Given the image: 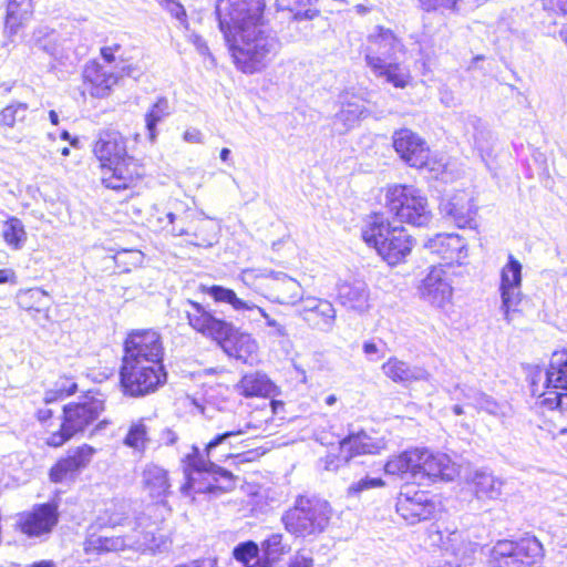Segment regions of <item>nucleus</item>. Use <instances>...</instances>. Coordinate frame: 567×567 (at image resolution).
Segmentation results:
<instances>
[{
    "mask_svg": "<svg viewBox=\"0 0 567 567\" xmlns=\"http://www.w3.org/2000/svg\"><path fill=\"white\" fill-rule=\"evenodd\" d=\"M264 0H218L215 13L238 70L254 74L276 56L280 41L264 19Z\"/></svg>",
    "mask_w": 567,
    "mask_h": 567,
    "instance_id": "nucleus-1",
    "label": "nucleus"
},
{
    "mask_svg": "<svg viewBox=\"0 0 567 567\" xmlns=\"http://www.w3.org/2000/svg\"><path fill=\"white\" fill-rule=\"evenodd\" d=\"M93 153L101 163L102 183L107 188H130L144 175L138 162L127 154L126 138L116 130L100 131Z\"/></svg>",
    "mask_w": 567,
    "mask_h": 567,
    "instance_id": "nucleus-2",
    "label": "nucleus"
},
{
    "mask_svg": "<svg viewBox=\"0 0 567 567\" xmlns=\"http://www.w3.org/2000/svg\"><path fill=\"white\" fill-rule=\"evenodd\" d=\"M184 311L188 324L195 331L223 342V348L229 357L243 363H251V355L256 353L258 346L250 334L238 333L231 323L215 317L199 302L186 300Z\"/></svg>",
    "mask_w": 567,
    "mask_h": 567,
    "instance_id": "nucleus-3",
    "label": "nucleus"
},
{
    "mask_svg": "<svg viewBox=\"0 0 567 567\" xmlns=\"http://www.w3.org/2000/svg\"><path fill=\"white\" fill-rule=\"evenodd\" d=\"M403 52L402 41L390 29L375 27L367 40L364 59L377 78L395 87L403 89L410 82L408 68L392 60Z\"/></svg>",
    "mask_w": 567,
    "mask_h": 567,
    "instance_id": "nucleus-4",
    "label": "nucleus"
},
{
    "mask_svg": "<svg viewBox=\"0 0 567 567\" xmlns=\"http://www.w3.org/2000/svg\"><path fill=\"white\" fill-rule=\"evenodd\" d=\"M331 517L332 507L328 501L317 495H299L282 514L281 523L295 538L312 542L326 532Z\"/></svg>",
    "mask_w": 567,
    "mask_h": 567,
    "instance_id": "nucleus-5",
    "label": "nucleus"
},
{
    "mask_svg": "<svg viewBox=\"0 0 567 567\" xmlns=\"http://www.w3.org/2000/svg\"><path fill=\"white\" fill-rule=\"evenodd\" d=\"M361 235L390 266L403 261L413 247V238L405 228L391 224L383 214L369 216Z\"/></svg>",
    "mask_w": 567,
    "mask_h": 567,
    "instance_id": "nucleus-6",
    "label": "nucleus"
},
{
    "mask_svg": "<svg viewBox=\"0 0 567 567\" xmlns=\"http://www.w3.org/2000/svg\"><path fill=\"white\" fill-rule=\"evenodd\" d=\"M184 473L186 482L181 486V493L184 496L190 495V492L221 493L229 492L235 488L236 477L234 474L214 461H206L199 449L192 446V453L184 458Z\"/></svg>",
    "mask_w": 567,
    "mask_h": 567,
    "instance_id": "nucleus-7",
    "label": "nucleus"
},
{
    "mask_svg": "<svg viewBox=\"0 0 567 567\" xmlns=\"http://www.w3.org/2000/svg\"><path fill=\"white\" fill-rule=\"evenodd\" d=\"M530 391L542 406L557 410L567 420V351L553 353L548 368L533 377Z\"/></svg>",
    "mask_w": 567,
    "mask_h": 567,
    "instance_id": "nucleus-8",
    "label": "nucleus"
},
{
    "mask_svg": "<svg viewBox=\"0 0 567 567\" xmlns=\"http://www.w3.org/2000/svg\"><path fill=\"white\" fill-rule=\"evenodd\" d=\"M385 206L400 223L423 227L432 219L426 196L413 185L389 186L385 192Z\"/></svg>",
    "mask_w": 567,
    "mask_h": 567,
    "instance_id": "nucleus-9",
    "label": "nucleus"
},
{
    "mask_svg": "<svg viewBox=\"0 0 567 567\" xmlns=\"http://www.w3.org/2000/svg\"><path fill=\"white\" fill-rule=\"evenodd\" d=\"M104 401L93 395H85L78 402L63 406V419L58 431L52 432L45 444L60 447L75 434L84 432L104 411Z\"/></svg>",
    "mask_w": 567,
    "mask_h": 567,
    "instance_id": "nucleus-10",
    "label": "nucleus"
},
{
    "mask_svg": "<svg viewBox=\"0 0 567 567\" xmlns=\"http://www.w3.org/2000/svg\"><path fill=\"white\" fill-rule=\"evenodd\" d=\"M544 557L540 542L534 537L519 540L502 539L489 550V567H535Z\"/></svg>",
    "mask_w": 567,
    "mask_h": 567,
    "instance_id": "nucleus-11",
    "label": "nucleus"
},
{
    "mask_svg": "<svg viewBox=\"0 0 567 567\" xmlns=\"http://www.w3.org/2000/svg\"><path fill=\"white\" fill-rule=\"evenodd\" d=\"M167 381L164 365L122 360L120 384L125 395L141 398L155 392Z\"/></svg>",
    "mask_w": 567,
    "mask_h": 567,
    "instance_id": "nucleus-12",
    "label": "nucleus"
},
{
    "mask_svg": "<svg viewBox=\"0 0 567 567\" xmlns=\"http://www.w3.org/2000/svg\"><path fill=\"white\" fill-rule=\"evenodd\" d=\"M240 278L246 286L255 290H260L264 286L261 281H267L266 287L269 290L267 297L280 305H293L302 296L300 284L284 272L266 274L258 269H244Z\"/></svg>",
    "mask_w": 567,
    "mask_h": 567,
    "instance_id": "nucleus-13",
    "label": "nucleus"
},
{
    "mask_svg": "<svg viewBox=\"0 0 567 567\" xmlns=\"http://www.w3.org/2000/svg\"><path fill=\"white\" fill-rule=\"evenodd\" d=\"M164 348L158 332L138 330L128 334L124 343L125 361L163 365Z\"/></svg>",
    "mask_w": 567,
    "mask_h": 567,
    "instance_id": "nucleus-14",
    "label": "nucleus"
},
{
    "mask_svg": "<svg viewBox=\"0 0 567 567\" xmlns=\"http://www.w3.org/2000/svg\"><path fill=\"white\" fill-rule=\"evenodd\" d=\"M58 522V505L49 502L34 505L31 511L18 514L16 528L28 537H41L50 534Z\"/></svg>",
    "mask_w": 567,
    "mask_h": 567,
    "instance_id": "nucleus-15",
    "label": "nucleus"
},
{
    "mask_svg": "<svg viewBox=\"0 0 567 567\" xmlns=\"http://www.w3.org/2000/svg\"><path fill=\"white\" fill-rule=\"evenodd\" d=\"M203 290L210 296L216 302H225L233 307L238 312H248V318L257 320V316L266 320V324L274 329V334L277 337L286 336V329L275 319L270 318L268 313L256 303L238 298L236 292L229 288L214 285L210 287H203Z\"/></svg>",
    "mask_w": 567,
    "mask_h": 567,
    "instance_id": "nucleus-16",
    "label": "nucleus"
},
{
    "mask_svg": "<svg viewBox=\"0 0 567 567\" xmlns=\"http://www.w3.org/2000/svg\"><path fill=\"white\" fill-rule=\"evenodd\" d=\"M520 286H522V265L514 258L508 256L507 264L503 267L501 272V298L502 305L499 310L504 316L507 323L512 322V313L516 311V307L520 302Z\"/></svg>",
    "mask_w": 567,
    "mask_h": 567,
    "instance_id": "nucleus-17",
    "label": "nucleus"
},
{
    "mask_svg": "<svg viewBox=\"0 0 567 567\" xmlns=\"http://www.w3.org/2000/svg\"><path fill=\"white\" fill-rule=\"evenodd\" d=\"M442 216L454 223L458 228H473L477 208L473 195L465 190L446 194L440 203Z\"/></svg>",
    "mask_w": 567,
    "mask_h": 567,
    "instance_id": "nucleus-18",
    "label": "nucleus"
},
{
    "mask_svg": "<svg viewBox=\"0 0 567 567\" xmlns=\"http://www.w3.org/2000/svg\"><path fill=\"white\" fill-rule=\"evenodd\" d=\"M395 507L398 514L411 525L430 519L436 508L426 492L413 489L410 486L400 492Z\"/></svg>",
    "mask_w": 567,
    "mask_h": 567,
    "instance_id": "nucleus-19",
    "label": "nucleus"
},
{
    "mask_svg": "<svg viewBox=\"0 0 567 567\" xmlns=\"http://www.w3.org/2000/svg\"><path fill=\"white\" fill-rule=\"evenodd\" d=\"M419 292L423 300L439 308L450 302L453 295L450 270L442 266H432L421 281Z\"/></svg>",
    "mask_w": 567,
    "mask_h": 567,
    "instance_id": "nucleus-20",
    "label": "nucleus"
},
{
    "mask_svg": "<svg viewBox=\"0 0 567 567\" xmlns=\"http://www.w3.org/2000/svg\"><path fill=\"white\" fill-rule=\"evenodd\" d=\"M393 146L408 165L422 168L427 164L430 148L425 141L411 130L396 131L393 135Z\"/></svg>",
    "mask_w": 567,
    "mask_h": 567,
    "instance_id": "nucleus-21",
    "label": "nucleus"
},
{
    "mask_svg": "<svg viewBox=\"0 0 567 567\" xmlns=\"http://www.w3.org/2000/svg\"><path fill=\"white\" fill-rule=\"evenodd\" d=\"M424 248L432 255H437L444 260L439 264L450 270L453 264L461 265L462 260L467 257V246L464 239L455 234H439L434 238H430Z\"/></svg>",
    "mask_w": 567,
    "mask_h": 567,
    "instance_id": "nucleus-22",
    "label": "nucleus"
},
{
    "mask_svg": "<svg viewBox=\"0 0 567 567\" xmlns=\"http://www.w3.org/2000/svg\"><path fill=\"white\" fill-rule=\"evenodd\" d=\"M385 447L386 443L383 437H374L363 430L350 431L339 442V451H341L344 463H349L359 455L379 454Z\"/></svg>",
    "mask_w": 567,
    "mask_h": 567,
    "instance_id": "nucleus-23",
    "label": "nucleus"
},
{
    "mask_svg": "<svg viewBox=\"0 0 567 567\" xmlns=\"http://www.w3.org/2000/svg\"><path fill=\"white\" fill-rule=\"evenodd\" d=\"M454 396L457 400H464L467 405L475 408L478 412H486L501 422L512 415V408L508 403L497 402L493 396L471 386H456Z\"/></svg>",
    "mask_w": 567,
    "mask_h": 567,
    "instance_id": "nucleus-24",
    "label": "nucleus"
},
{
    "mask_svg": "<svg viewBox=\"0 0 567 567\" xmlns=\"http://www.w3.org/2000/svg\"><path fill=\"white\" fill-rule=\"evenodd\" d=\"M95 449L91 445L83 444L70 452L66 457L59 460L50 470L49 477L53 483H61L69 476H73L81 470L85 468L91 462Z\"/></svg>",
    "mask_w": 567,
    "mask_h": 567,
    "instance_id": "nucleus-25",
    "label": "nucleus"
},
{
    "mask_svg": "<svg viewBox=\"0 0 567 567\" xmlns=\"http://www.w3.org/2000/svg\"><path fill=\"white\" fill-rule=\"evenodd\" d=\"M419 451L422 452V458L416 470V480L429 478L434 481L441 478L443 481H452L454 478L456 470L446 454H435L426 449H419Z\"/></svg>",
    "mask_w": 567,
    "mask_h": 567,
    "instance_id": "nucleus-26",
    "label": "nucleus"
},
{
    "mask_svg": "<svg viewBox=\"0 0 567 567\" xmlns=\"http://www.w3.org/2000/svg\"><path fill=\"white\" fill-rule=\"evenodd\" d=\"M84 84L86 90L94 97H105L110 94L111 89L117 83V75L105 70L96 61L86 63L83 70Z\"/></svg>",
    "mask_w": 567,
    "mask_h": 567,
    "instance_id": "nucleus-27",
    "label": "nucleus"
},
{
    "mask_svg": "<svg viewBox=\"0 0 567 567\" xmlns=\"http://www.w3.org/2000/svg\"><path fill=\"white\" fill-rule=\"evenodd\" d=\"M370 291L368 285L360 279L338 285V300L348 309L364 312L369 309Z\"/></svg>",
    "mask_w": 567,
    "mask_h": 567,
    "instance_id": "nucleus-28",
    "label": "nucleus"
},
{
    "mask_svg": "<svg viewBox=\"0 0 567 567\" xmlns=\"http://www.w3.org/2000/svg\"><path fill=\"white\" fill-rule=\"evenodd\" d=\"M100 529L96 525H91L87 529V536L84 542V551L87 555H102L112 551H121L127 546V536L97 534Z\"/></svg>",
    "mask_w": 567,
    "mask_h": 567,
    "instance_id": "nucleus-29",
    "label": "nucleus"
},
{
    "mask_svg": "<svg viewBox=\"0 0 567 567\" xmlns=\"http://www.w3.org/2000/svg\"><path fill=\"white\" fill-rule=\"evenodd\" d=\"M381 369L386 378L402 385H409L416 381H424L429 378V373L425 369L417 365H411L395 357H391L386 362H384Z\"/></svg>",
    "mask_w": 567,
    "mask_h": 567,
    "instance_id": "nucleus-30",
    "label": "nucleus"
},
{
    "mask_svg": "<svg viewBox=\"0 0 567 567\" xmlns=\"http://www.w3.org/2000/svg\"><path fill=\"white\" fill-rule=\"evenodd\" d=\"M250 424L247 423L245 429L238 427L224 433L217 434L210 440L205 447L206 461L223 462L234 455L231 452L235 441L238 436L247 433Z\"/></svg>",
    "mask_w": 567,
    "mask_h": 567,
    "instance_id": "nucleus-31",
    "label": "nucleus"
},
{
    "mask_svg": "<svg viewBox=\"0 0 567 567\" xmlns=\"http://www.w3.org/2000/svg\"><path fill=\"white\" fill-rule=\"evenodd\" d=\"M35 45L61 63L70 59L71 41L54 30L48 32L39 30L35 35Z\"/></svg>",
    "mask_w": 567,
    "mask_h": 567,
    "instance_id": "nucleus-32",
    "label": "nucleus"
},
{
    "mask_svg": "<svg viewBox=\"0 0 567 567\" xmlns=\"http://www.w3.org/2000/svg\"><path fill=\"white\" fill-rule=\"evenodd\" d=\"M146 518L138 517L133 532L127 536V546L137 551H156L161 548V543L156 536L157 527L155 524H145Z\"/></svg>",
    "mask_w": 567,
    "mask_h": 567,
    "instance_id": "nucleus-33",
    "label": "nucleus"
},
{
    "mask_svg": "<svg viewBox=\"0 0 567 567\" xmlns=\"http://www.w3.org/2000/svg\"><path fill=\"white\" fill-rule=\"evenodd\" d=\"M235 390L245 398H266L275 394L276 385L267 374L257 371L243 375Z\"/></svg>",
    "mask_w": 567,
    "mask_h": 567,
    "instance_id": "nucleus-34",
    "label": "nucleus"
},
{
    "mask_svg": "<svg viewBox=\"0 0 567 567\" xmlns=\"http://www.w3.org/2000/svg\"><path fill=\"white\" fill-rule=\"evenodd\" d=\"M422 452L419 449L406 450L399 455L391 457L383 466L384 472L390 475H400L416 480V470L420 466Z\"/></svg>",
    "mask_w": 567,
    "mask_h": 567,
    "instance_id": "nucleus-35",
    "label": "nucleus"
},
{
    "mask_svg": "<svg viewBox=\"0 0 567 567\" xmlns=\"http://www.w3.org/2000/svg\"><path fill=\"white\" fill-rule=\"evenodd\" d=\"M143 484L152 498L163 499L169 494L168 472L158 465H146L143 471Z\"/></svg>",
    "mask_w": 567,
    "mask_h": 567,
    "instance_id": "nucleus-36",
    "label": "nucleus"
},
{
    "mask_svg": "<svg viewBox=\"0 0 567 567\" xmlns=\"http://www.w3.org/2000/svg\"><path fill=\"white\" fill-rule=\"evenodd\" d=\"M365 112L364 103L359 99L342 102L340 111L334 115L333 130L344 134L352 128Z\"/></svg>",
    "mask_w": 567,
    "mask_h": 567,
    "instance_id": "nucleus-37",
    "label": "nucleus"
},
{
    "mask_svg": "<svg viewBox=\"0 0 567 567\" xmlns=\"http://www.w3.org/2000/svg\"><path fill=\"white\" fill-rule=\"evenodd\" d=\"M465 131L472 135L473 144L483 159L491 154L493 135L480 117L468 115L465 120Z\"/></svg>",
    "mask_w": 567,
    "mask_h": 567,
    "instance_id": "nucleus-38",
    "label": "nucleus"
},
{
    "mask_svg": "<svg viewBox=\"0 0 567 567\" xmlns=\"http://www.w3.org/2000/svg\"><path fill=\"white\" fill-rule=\"evenodd\" d=\"M289 549L290 546L284 543L282 534H271L261 542V558H258L249 567H272Z\"/></svg>",
    "mask_w": 567,
    "mask_h": 567,
    "instance_id": "nucleus-39",
    "label": "nucleus"
},
{
    "mask_svg": "<svg viewBox=\"0 0 567 567\" xmlns=\"http://www.w3.org/2000/svg\"><path fill=\"white\" fill-rule=\"evenodd\" d=\"M173 113L169 101L161 96L145 113V128L150 142L155 143L158 136L157 124L166 120Z\"/></svg>",
    "mask_w": 567,
    "mask_h": 567,
    "instance_id": "nucleus-40",
    "label": "nucleus"
},
{
    "mask_svg": "<svg viewBox=\"0 0 567 567\" xmlns=\"http://www.w3.org/2000/svg\"><path fill=\"white\" fill-rule=\"evenodd\" d=\"M475 494L478 498L496 499L501 496L504 486L503 480L492 472L477 470L473 476Z\"/></svg>",
    "mask_w": 567,
    "mask_h": 567,
    "instance_id": "nucleus-41",
    "label": "nucleus"
},
{
    "mask_svg": "<svg viewBox=\"0 0 567 567\" xmlns=\"http://www.w3.org/2000/svg\"><path fill=\"white\" fill-rule=\"evenodd\" d=\"M303 321L309 327L323 332H330L336 322V309L330 301L321 302L315 312L303 313Z\"/></svg>",
    "mask_w": 567,
    "mask_h": 567,
    "instance_id": "nucleus-42",
    "label": "nucleus"
},
{
    "mask_svg": "<svg viewBox=\"0 0 567 567\" xmlns=\"http://www.w3.org/2000/svg\"><path fill=\"white\" fill-rule=\"evenodd\" d=\"M2 237L11 249H22L27 241V231L23 223L17 217H10L2 226Z\"/></svg>",
    "mask_w": 567,
    "mask_h": 567,
    "instance_id": "nucleus-43",
    "label": "nucleus"
},
{
    "mask_svg": "<svg viewBox=\"0 0 567 567\" xmlns=\"http://www.w3.org/2000/svg\"><path fill=\"white\" fill-rule=\"evenodd\" d=\"M444 547L446 550H451L464 564H467L477 550V544L463 540L458 532H453L449 535Z\"/></svg>",
    "mask_w": 567,
    "mask_h": 567,
    "instance_id": "nucleus-44",
    "label": "nucleus"
},
{
    "mask_svg": "<svg viewBox=\"0 0 567 567\" xmlns=\"http://www.w3.org/2000/svg\"><path fill=\"white\" fill-rule=\"evenodd\" d=\"M148 442V427L144 420H138L131 424L128 432L124 439V444L136 451H144Z\"/></svg>",
    "mask_w": 567,
    "mask_h": 567,
    "instance_id": "nucleus-45",
    "label": "nucleus"
},
{
    "mask_svg": "<svg viewBox=\"0 0 567 567\" xmlns=\"http://www.w3.org/2000/svg\"><path fill=\"white\" fill-rule=\"evenodd\" d=\"M385 485L384 481L380 477H371L369 475H364L358 481L351 483L347 488L348 497H360L364 492L383 487Z\"/></svg>",
    "mask_w": 567,
    "mask_h": 567,
    "instance_id": "nucleus-46",
    "label": "nucleus"
},
{
    "mask_svg": "<svg viewBox=\"0 0 567 567\" xmlns=\"http://www.w3.org/2000/svg\"><path fill=\"white\" fill-rule=\"evenodd\" d=\"M124 507L125 505L123 503L112 504V506L106 509V514H109V516H99L93 525L99 526V528L124 525V522L128 519V517L124 516Z\"/></svg>",
    "mask_w": 567,
    "mask_h": 567,
    "instance_id": "nucleus-47",
    "label": "nucleus"
},
{
    "mask_svg": "<svg viewBox=\"0 0 567 567\" xmlns=\"http://www.w3.org/2000/svg\"><path fill=\"white\" fill-rule=\"evenodd\" d=\"M32 11L31 0H8L7 19L8 23L20 22L28 18Z\"/></svg>",
    "mask_w": 567,
    "mask_h": 567,
    "instance_id": "nucleus-48",
    "label": "nucleus"
},
{
    "mask_svg": "<svg viewBox=\"0 0 567 567\" xmlns=\"http://www.w3.org/2000/svg\"><path fill=\"white\" fill-rule=\"evenodd\" d=\"M28 106L24 103L11 104L0 112V123L12 127L17 122H21L27 116Z\"/></svg>",
    "mask_w": 567,
    "mask_h": 567,
    "instance_id": "nucleus-49",
    "label": "nucleus"
},
{
    "mask_svg": "<svg viewBox=\"0 0 567 567\" xmlns=\"http://www.w3.org/2000/svg\"><path fill=\"white\" fill-rule=\"evenodd\" d=\"M48 293L40 288H32L21 291L18 295V303L25 309H39L43 306V300L47 299Z\"/></svg>",
    "mask_w": 567,
    "mask_h": 567,
    "instance_id": "nucleus-50",
    "label": "nucleus"
},
{
    "mask_svg": "<svg viewBox=\"0 0 567 567\" xmlns=\"http://www.w3.org/2000/svg\"><path fill=\"white\" fill-rule=\"evenodd\" d=\"M258 554L259 547L251 540L238 544L233 551L235 559L244 563L247 567L252 565L250 564V560L255 559L256 561L258 558H260Z\"/></svg>",
    "mask_w": 567,
    "mask_h": 567,
    "instance_id": "nucleus-51",
    "label": "nucleus"
},
{
    "mask_svg": "<svg viewBox=\"0 0 567 567\" xmlns=\"http://www.w3.org/2000/svg\"><path fill=\"white\" fill-rule=\"evenodd\" d=\"M542 4L549 13L567 16V0H542Z\"/></svg>",
    "mask_w": 567,
    "mask_h": 567,
    "instance_id": "nucleus-52",
    "label": "nucleus"
},
{
    "mask_svg": "<svg viewBox=\"0 0 567 567\" xmlns=\"http://www.w3.org/2000/svg\"><path fill=\"white\" fill-rule=\"evenodd\" d=\"M362 350L367 359L372 362L384 357L383 350L374 341H365L362 346Z\"/></svg>",
    "mask_w": 567,
    "mask_h": 567,
    "instance_id": "nucleus-53",
    "label": "nucleus"
},
{
    "mask_svg": "<svg viewBox=\"0 0 567 567\" xmlns=\"http://www.w3.org/2000/svg\"><path fill=\"white\" fill-rule=\"evenodd\" d=\"M313 0H276L279 10L299 11L300 8L311 6Z\"/></svg>",
    "mask_w": 567,
    "mask_h": 567,
    "instance_id": "nucleus-54",
    "label": "nucleus"
},
{
    "mask_svg": "<svg viewBox=\"0 0 567 567\" xmlns=\"http://www.w3.org/2000/svg\"><path fill=\"white\" fill-rule=\"evenodd\" d=\"M425 10L455 9L458 0H421Z\"/></svg>",
    "mask_w": 567,
    "mask_h": 567,
    "instance_id": "nucleus-55",
    "label": "nucleus"
},
{
    "mask_svg": "<svg viewBox=\"0 0 567 567\" xmlns=\"http://www.w3.org/2000/svg\"><path fill=\"white\" fill-rule=\"evenodd\" d=\"M167 11L182 23L186 22V11L184 7L176 0H167Z\"/></svg>",
    "mask_w": 567,
    "mask_h": 567,
    "instance_id": "nucleus-56",
    "label": "nucleus"
},
{
    "mask_svg": "<svg viewBox=\"0 0 567 567\" xmlns=\"http://www.w3.org/2000/svg\"><path fill=\"white\" fill-rule=\"evenodd\" d=\"M58 390H64L61 391L60 394H62L64 398L75 393L78 389V384L68 378H61L54 385Z\"/></svg>",
    "mask_w": 567,
    "mask_h": 567,
    "instance_id": "nucleus-57",
    "label": "nucleus"
},
{
    "mask_svg": "<svg viewBox=\"0 0 567 567\" xmlns=\"http://www.w3.org/2000/svg\"><path fill=\"white\" fill-rule=\"evenodd\" d=\"M183 140L186 143L193 144H202L204 143V137L202 132L198 128H188L184 132Z\"/></svg>",
    "mask_w": 567,
    "mask_h": 567,
    "instance_id": "nucleus-58",
    "label": "nucleus"
},
{
    "mask_svg": "<svg viewBox=\"0 0 567 567\" xmlns=\"http://www.w3.org/2000/svg\"><path fill=\"white\" fill-rule=\"evenodd\" d=\"M342 463L346 464L343 457L341 456V452L339 455H327L324 458V468L327 471H337Z\"/></svg>",
    "mask_w": 567,
    "mask_h": 567,
    "instance_id": "nucleus-59",
    "label": "nucleus"
},
{
    "mask_svg": "<svg viewBox=\"0 0 567 567\" xmlns=\"http://www.w3.org/2000/svg\"><path fill=\"white\" fill-rule=\"evenodd\" d=\"M327 300L324 299H317V298H307L303 303H302V308L300 309L299 313H300V317L303 319V313H307V312H315L317 307L319 306V303L321 302H326Z\"/></svg>",
    "mask_w": 567,
    "mask_h": 567,
    "instance_id": "nucleus-60",
    "label": "nucleus"
},
{
    "mask_svg": "<svg viewBox=\"0 0 567 567\" xmlns=\"http://www.w3.org/2000/svg\"><path fill=\"white\" fill-rule=\"evenodd\" d=\"M178 440V435L169 427H165L161 432L159 441L165 445H174Z\"/></svg>",
    "mask_w": 567,
    "mask_h": 567,
    "instance_id": "nucleus-61",
    "label": "nucleus"
},
{
    "mask_svg": "<svg viewBox=\"0 0 567 567\" xmlns=\"http://www.w3.org/2000/svg\"><path fill=\"white\" fill-rule=\"evenodd\" d=\"M216 560L215 559H197L189 561L187 564H181L176 565L175 567H216Z\"/></svg>",
    "mask_w": 567,
    "mask_h": 567,
    "instance_id": "nucleus-62",
    "label": "nucleus"
},
{
    "mask_svg": "<svg viewBox=\"0 0 567 567\" xmlns=\"http://www.w3.org/2000/svg\"><path fill=\"white\" fill-rule=\"evenodd\" d=\"M189 40L190 42L196 47L197 51L200 53V54H206L208 52V47L205 42V40L198 35V34H192L189 37Z\"/></svg>",
    "mask_w": 567,
    "mask_h": 567,
    "instance_id": "nucleus-63",
    "label": "nucleus"
},
{
    "mask_svg": "<svg viewBox=\"0 0 567 567\" xmlns=\"http://www.w3.org/2000/svg\"><path fill=\"white\" fill-rule=\"evenodd\" d=\"M288 567H313V559L305 556H297Z\"/></svg>",
    "mask_w": 567,
    "mask_h": 567,
    "instance_id": "nucleus-64",
    "label": "nucleus"
}]
</instances>
